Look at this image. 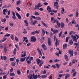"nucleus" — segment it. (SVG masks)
<instances>
[{"mask_svg":"<svg viewBox=\"0 0 79 79\" xmlns=\"http://www.w3.org/2000/svg\"><path fill=\"white\" fill-rule=\"evenodd\" d=\"M69 38V37H67L66 38V40H65V42H68V40Z\"/></svg>","mask_w":79,"mask_h":79,"instance_id":"obj_49","label":"nucleus"},{"mask_svg":"<svg viewBox=\"0 0 79 79\" xmlns=\"http://www.w3.org/2000/svg\"><path fill=\"white\" fill-rule=\"evenodd\" d=\"M17 5H19V3H20V1H18L16 2Z\"/></svg>","mask_w":79,"mask_h":79,"instance_id":"obj_51","label":"nucleus"},{"mask_svg":"<svg viewBox=\"0 0 79 79\" xmlns=\"http://www.w3.org/2000/svg\"><path fill=\"white\" fill-rule=\"evenodd\" d=\"M51 22L53 24L55 23H56V21H57V20L56 19H54V18L53 17H51Z\"/></svg>","mask_w":79,"mask_h":79,"instance_id":"obj_6","label":"nucleus"},{"mask_svg":"<svg viewBox=\"0 0 79 79\" xmlns=\"http://www.w3.org/2000/svg\"><path fill=\"white\" fill-rule=\"evenodd\" d=\"M16 9L18 11H21V9H20L19 7H17Z\"/></svg>","mask_w":79,"mask_h":79,"instance_id":"obj_52","label":"nucleus"},{"mask_svg":"<svg viewBox=\"0 0 79 79\" xmlns=\"http://www.w3.org/2000/svg\"><path fill=\"white\" fill-rule=\"evenodd\" d=\"M24 22L26 23V26H28V22L27 20H24Z\"/></svg>","mask_w":79,"mask_h":79,"instance_id":"obj_28","label":"nucleus"},{"mask_svg":"<svg viewBox=\"0 0 79 79\" xmlns=\"http://www.w3.org/2000/svg\"><path fill=\"white\" fill-rule=\"evenodd\" d=\"M11 35L10 34H6L5 35V37H9V36H10V35Z\"/></svg>","mask_w":79,"mask_h":79,"instance_id":"obj_46","label":"nucleus"},{"mask_svg":"<svg viewBox=\"0 0 79 79\" xmlns=\"http://www.w3.org/2000/svg\"><path fill=\"white\" fill-rule=\"evenodd\" d=\"M37 77H38L39 78H40V77H41V76L40 75V74H39V73L38 74V75H37Z\"/></svg>","mask_w":79,"mask_h":79,"instance_id":"obj_60","label":"nucleus"},{"mask_svg":"<svg viewBox=\"0 0 79 79\" xmlns=\"http://www.w3.org/2000/svg\"><path fill=\"white\" fill-rule=\"evenodd\" d=\"M47 77V76L45 75H42L41 76V78L44 79V78H46Z\"/></svg>","mask_w":79,"mask_h":79,"instance_id":"obj_27","label":"nucleus"},{"mask_svg":"<svg viewBox=\"0 0 79 79\" xmlns=\"http://www.w3.org/2000/svg\"><path fill=\"white\" fill-rule=\"evenodd\" d=\"M37 6L38 7H41V6H42L40 4V3H39L38 4H37Z\"/></svg>","mask_w":79,"mask_h":79,"instance_id":"obj_45","label":"nucleus"},{"mask_svg":"<svg viewBox=\"0 0 79 79\" xmlns=\"http://www.w3.org/2000/svg\"><path fill=\"white\" fill-rule=\"evenodd\" d=\"M36 61L37 63V64H39V63H40V62H42V60H40V59L37 58L36 59Z\"/></svg>","mask_w":79,"mask_h":79,"instance_id":"obj_11","label":"nucleus"},{"mask_svg":"<svg viewBox=\"0 0 79 79\" xmlns=\"http://www.w3.org/2000/svg\"><path fill=\"white\" fill-rule=\"evenodd\" d=\"M16 61L17 62V64L18 65V63H19V59H17L16 60Z\"/></svg>","mask_w":79,"mask_h":79,"instance_id":"obj_62","label":"nucleus"},{"mask_svg":"<svg viewBox=\"0 0 79 79\" xmlns=\"http://www.w3.org/2000/svg\"><path fill=\"white\" fill-rule=\"evenodd\" d=\"M44 35H41V38L43 40H44V39H45V37H44Z\"/></svg>","mask_w":79,"mask_h":79,"instance_id":"obj_44","label":"nucleus"},{"mask_svg":"<svg viewBox=\"0 0 79 79\" xmlns=\"http://www.w3.org/2000/svg\"><path fill=\"white\" fill-rule=\"evenodd\" d=\"M3 60H6V56H3Z\"/></svg>","mask_w":79,"mask_h":79,"instance_id":"obj_58","label":"nucleus"},{"mask_svg":"<svg viewBox=\"0 0 79 79\" xmlns=\"http://www.w3.org/2000/svg\"><path fill=\"white\" fill-rule=\"evenodd\" d=\"M10 76L13 77L15 76V73H10Z\"/></svg>","mask_w":79,"mask_h":79,"instance_id":"obj_21","label":"nucleus"},{"mask_svg":"<svg viewBox=\"0 0 79 79\" xmlns=\"http://www.w3.org/2000/svg\"><path fill=\"white\" fill-rule=\"evenodd\" d=\"M11 65L12 66H14L16 65V64L14 62H11Z\"/></svg>","mask_w":79,"mask_h":79,"instance_id":"obj_34","label":"nucleus"},{"mask_svg":"<svg viewBox=\"0 0 79 79\" xmlns=\"http://www.w3.org/2000/svg\"><path fill=\"white\" fill-rule=\"evenodd\" d=\"M52 11L53 12V13H56L58 11V10H52Z\"/></svg>","mask_w":79,"mask_h":79,"instance_id":"obj_61","label":"nucleus"},{"mask_svg":"<svg viewBox=\"0 0 79 79\" xmlns=\"http://www.w3.org/2000/svg\"><path fill=\"white\" fill-rule=\"evenodd\" d=\"M79 16V12H78L77 11L76 13V17H78Z\"/></svg>","mask_w":79,"mask_h":79,"instance_id":"obj_41","label":"nucleus"},{"mask_svg":"<svg viewBox=\"0 0 79 79\" xmlns=\"http://www.w3.org/2000/svg\"><path fill=\"white\" fill-rule=\"evenodd\" d=\"M10 38L12 40H14V35H11L10 36Z\"/></svg>","mask_w":79,"mask_h":79,"instance_id":"obj_40","label":"nucleus"},{"mask_svg":"<svg viewBox=\"0 0 79 79\" xmlns=\"http://www.w3.org/2000/svg\"><path fill=\"white\" fill-rule=\"evenodd\" d=\"M31 17L32 18H33V19H37V20H41V18L39 17H36L34 15H31Z\"/></svg>","mask_w":79,"mask_h":79,"instance_id":"obj_5","label":"nucleus"},{"mask_svg":"<svg viewBox=\"0 0 79 79\" xmlns=\"http://www.w3.org/2000/svg\"><path fill=\"white\" fill-rule=\"evenodd\" d=\"M43 63H44V62H43V61H42V62H40V64L39 65V66H41L43 64Z\"/></svg>","mask_w":79,"mask_h":79,"instance_id":"obj_43","label":"nucleus"},{"mask_svg":"<svg viewBox=\"0 0 79 79\" xmlns=\"http://www.w3.org/2000/svg\"><path fill=\"white\" fill-rule=\"evenodd\" d=\"M7 10V9H5L3 10V15H6V14L5 13V12H6V13H8V10Z\"/></svg>","mask_w":79,"mask_h":79,"instance_id":"obj_10","label":"nucleus"},{"mask_svg":"<svg viewBox=\"0 0 79 79\" xmlns=\"http://www.w3.org/2000/svg\"><path fill=\"white\" fill-rule=\"evenodd\" d=\"M56 66L57 67V68H58H58H60V65H59L58 64H56Z\"/></svg>","mask_w":79,"mask_h":79,"instance_id":"obj_50","label":"nucleus"},{"mask_svg":"<svg viewBox=\"0 0 79 79\" xmlns=\"http://www.w3.org/2000/svg\"><path fill=\"white\" fill-rule=\"evenodd\" d=\"M67 44H64L63 46V48H64V49H65V48H66L67 47Z\"/></svg>","mask_w":79,"mask_h":79,"instance_id":"obj_30","label":"nucleus"},{"mask_svg":"<svg viewBox=\"0 0 79 79\" xmlns=\"http://www.w3.org/2000/svg\"><path fill=\"white\" fill-rule=\"evenodd\" d=\"M21 57H24V56H26V53H25L24 54H23L21 56Z\"/></svg>","mask_w":79,"mask_h":79,"instance_id":"obj_63","label":"nucleus"},{"mask_svg":"<svg viewBox=\"0 0 79 79\" xmlns=\"http://www.w3.org/2000/svg\"><path fill=\"white\" fill-rule=\"evenodd\" d=\"M76 27H78V30H79V25L78 24H77L75 26Z\"/></svg>","mask_w":79,"mask_h":79,"instance_id":"obj_56","label":"nucleus"},{"mask_svg":"<svg viewBox=\"0 0 79 79\" xmlns=\"http://www.w3.org/2000/svg\"><path fill=\"white\" fill-rule=\"evenodd\" d=\"M9 24L10 26H11V27H13V23H9Z\"/></svg>","mask_w":79,"mask_h":79,"instance_id":"obj_47","label":"nucleus"},{"mask_svg":"<svg viewBox=\"0 0 79 79\" xmlns=\"http://www.w3.org/2000/svg\"><path fill=\"white\" fill-rule=\"evenodd\" d=\"M16 53V48H15L13 51V54L14 55H15Z\"/></svg>","mask_w":79,"mask_h":79,"instance_id":"obj_29","label":"nucleus"},{"mask_svg":"<svg viewBox=\"0 0 79 79\" xmlns=\"http://www.w3.org/2000/svg\"><path fill=\"white\" fill-rule=\"evenodd\" d=\"M54 4L55 7L56 8L57 10H58V7H59L58 6V3L57 2H54Z\"/></svg>","mask_w":79,"mask_h":79,"instance_id":"obj_2","label":"nucleus"},{"mask_svg":"<svg viewBox=\"0 0 79 79\" xmlns=\"http://www.w3.org/2000/svg\"><path fill=\"white\" fill-rule=\"evenodd\" d=\"M30 21L31 22L30 23V24H32V22H33V19H32V18L31 17V18L30 19Z\"/></svg>","mask_w":79,"mask_h":79,"instance_id":"obj_32","label":"nucleus"},{"mask_svg":"<svg viewBox=\"0 0 79 79\" xmlns=\"http://www.w3.org/2000/svg\"><path fill=\"white\" fill-rule=\"evenodd\" d=\"M72 24H76V23L75 22V20H74V19H73L72 21Z\"/></svg>","mask_w":79,"mask_h":79,"instance_id":"obj_24","label":"nucleus"},{"mask_svg":"<svg viewBox=\"0 0 79 79\" xmlns=\"http://www.w3.org/2000/svg\"><path fill=\"white\" fill-rule=\"evenodd\" d=\"M71 37L73 39V41L75 42H77V38L76 36H74L73 35H71Z\"/></svg>","mask_w":79,"mask_h":79,"instance_id":"obj_1","label":"nucleus"},{"mask_svg":"<svg viewBox=\"0 0 79 79\" xmlns=\"http://www.w3.org/2000/svg\"><path fill=\"white\" fill-rule=\"evenodd\" d=\"M15 40L16 41V42H18V41H19V40H18V38L16 36H15Z\"/></svg>","mask_w":79,"mask_h":79,"instance_id":"obj_38","label":"nucleus"},{"mask_svg":"<svg viewBox=\"0 0 79 79\" xmlns=\"http://www.w3.org/2000/svg\"><path fill=\"white\" fill-rule=\"evenodd\" d=\"M23 30L24 31L23 32V34H27V31H26V29H25V28H24L23 29Z\"/></svg>","mask_w":79,"mask_h":79,"instance_id":"obj_36","label":"nucleus"},{"mask_svg":"<svg viewBox=\"0 0 79 79\" xmlns=\"http://www.w3.org/2000/svg\"><path fill=\"white\" fill-rule=\"evenodd\" d=\"M64 58L66 61H68V57L66 55H64Z\"/></svg>","mask_w":79,"mask_h":79,"instance_id":"obj_25","label":"nucleus"},{"mask_svg":"<svg viewBox=\"0 0 79 79\" xmlns=\"http://www.w3.org/2000/svg\"><path fill=\"white\" fill-rule=\"evenodd\" d=\"M42 33L43 35H45V30L44 29H42Z\"/></svg>","mask_w":79,"mask_h":79,"instance_id":"obj_39","label":"nucleus"},{"mask_svg":"<svg viewBox=\"0 0 79 79\" xmlns=\"http://www.w3.org/2000/svg\"><path fill=\"white\" fill-rule=\"evenodd\" d=\"M28 78L29 79H33V75L32 74H31L28 76Z\"/></svg>","mask_w":79,"mask_h":79,"instance_id":"obj_15","label":"nucleus"},{"mask_svg":"<svg viewBox=\"0 0 79 79\" xmlns=\"http://www.w3.org/2000/svg\"><path fill=\"white\" fill-rule=\"evenodd\" d=\"M26 57H25L24 58H21L20 59V61H25V60H26Z\"/></svg>","mask_w":79,"mask_h":79,"instance_id":"obj_20","label":"nucleus"},{"mask_svg":"<svg viewBox=\"0 0 79 79\" xmlns=\"http://www.w3.org/2000/svg\"><path fill=\"white\" fill-rule=\"evenodd\" d=\"M10 61H13L15 60V59H14V58H10Z\"/></svg>","mask_w":79,"mask_h":79,"instance_id":"obj_57","label":"nucleus"},{"mask_svg":"<svg viewBox=\"0 0 79 79\" xmlns=\"http://www.w3.org/2000/svg\"><path fill=\"white\" fill-rule=\"evenodd\" d=\"M58 32V31L57 30H54L53 32V34H56Z\"/></svg>","mask_w":79,"mask_h":79,"instance_id":"obj_23","label":"nucleus"},{"mask_svg":"<svg viewBox=\"0 0 79 79\" xmlns=\"http://www.w3.org/2000/svg\"><path fill=\"white\" fill-rule=\"evenodd\" d=\"M69 43L70 45H73V42L71 40L69 41Z\"/></svg>","mask_w":79,"mask_h":79,"instance_id":"obj_37","label":"nucleus"},{"mask_svg":"<svg viewBox=\"0 0 79 79\" xmlns=\"http://www.w3.org/2000/svg\"><path fill=\"white\" fill-rule=\"evenodd\" d=\"M13 16H12V18L14 19V20H15L16 19V16H15V14L14 12H12Z\"/></svg>","mask_w":79,"mask_h":79,"instance_id":"obj_12","label":"nucleus"},{"mask_svg":"<svg viewBox=\"0 0 79 79\" xmlns=\"http://www.w3.org/2000/svg\"><path fill=\"white\" fill-rule=\"evenodd\" d=\"M1 21L2 22V23H5L6 21V19L5 18L3 19H1Z\"/></svg>","mask_w":79,"mask_h":79,"instance_id":"obj_18","label":"nucleus"},{"mask_svg":"<svg viewBox=\"0 0 79 79\" xmlns=\"http://www.w3.org/2000/svg\"><path fill=\"white\" fill-rule=\"evenodd\" d=\"M17 73L19 75H20L21 74V71H20V70H17Z\"/></svg>","mask_w":79,"mask_h":79,"instance_id":"obj_33","label":"nucleus"},{"mask_svg":"<svg viewBox=\"0 0 79 79\" xmlns=\"http://www.w3.org/2000/svg\"><path fill=\"white\" fill-rule=\"evenodd\" d=\"M72 34H75V32H73V31H71L69 33V35H71Z\"/></svg>","mask_w":79,"mask_h":79,"instance_id":"obj_42","label":"nucleus"},{"mask_svg":"<svg viewBox=\"0 0 79 79\" xmlns=\"http://www.w3.org/2000/svg\"><path fill=\"white\" fill-rule=\"evenodd\" d=\"M64 24L63 23H61V28H62V29H63V27H64Z\"/></svg>","mask_w":79,"mask_h":79,"instance_id":"obj_31","label":"nucleus"},{"mask_svg":"<svg viewBox=\"0 0 79 79\" xmlns=\"http://www.w3.org/2000/svg\"><path fill=\"white\" fill-rule=\"evenodd\" d=\"M5 45H6L4 44V45L3 47L4 48V52H5V53H6V52H7V50H8V49L7 48L5 47Z\"/></svg>","mask_w":79,"mask_h":79,"instance_id":"obj_19","label":"nucleus"},{"mask_svg":"<svg viewBox=\"0 0 79 79\" xmlns=\"http://www.w3.org/2000/svg\"><path fill=\"white\" fill-rule=\"evenodd\" d=\"M37 23V20H35L32 23V24L34 26V25H35V24H36V23Z\"/></svg>","mask_w":79,"mask_h":79,"instance_id":"obj_26","label":"nucleus"},{"mask_svg":"<svg viewBox=\"0 0 79 79\" xmlns=\"http://www.w3.org/2000/svg\"><path fill=\"white\" fill-rule=\"evenodd\" d=\"M60 43V40L58 41V38L56 39V41L55 42V45L56 47H57V45H59V44Z\"/></svg>","mask_w":79,"mask_h":79,"instance_id":"obj_7","label":"nucleus"},{"mask_svg":"<svg viewBox=\"0 0 79 79\" xmlns=\"http://www.w3.org/2000/svg\"><path fill=\"white\" fill-rule=\"evenodd\" d=\"M16 14L17 17H18L19 19H21V16H20V15H19V14L17 12H16Z\"/></svg>","mask_w":79,"mask_h":79,"instance_id":"obj_14","label":"nucleus"},{"mask_svg":"<svg viewBox=\"0 0 79 79\" xmlns=\"http://www.w3.org/2000/svg\"><path fill=\"white\" fill-rule=\"evenodd\" d=\"M72 71L71 72V73L72 74V73H73V72L74 73V72H76V71H75V69H72Z\"/></svg>","mask_w":79,"mask_h":79,"instance_id":"obj_55","label":"nucleus"},{"mask_svg":"<svg viewBox=\"0 0 79 79\" xmlns=\"http://www.w3.org/2000/svg\"><path fill=\"white\" fill-rule=\"evenodd\" d=\"M77 74V72H74L73 73V77H74L76 75V74Z\"/></svg>","mask_w":79,"mask_h":79,"instance_id":"obj_35","label":"nucleus"},{"mask_svg":"<svg viewBox=\"0 0 79 79\" xmlns=\"http://www.w3.org/2000/svg\"><path fill=\"white\" fill-rule=\"evenodd\" d=\"M47 10H48V13L52 12V11L51 10V8H50V7L49 6H47Z\"/></svg>","mask_w":79,"mask_h":79,"instance_id":"obj_8","label":"nucleus"},{"mask_svg":"<svg viewBox=\"0 0 79 79\" xmlns=\"http://www.w3.org/2000/svg\"><path fill=\"white\" fill-rule=\"evenodd\" d=\"M37 50L38 51V53L40 54V56H42V52H41V51H40V49H39V48H37Z\"/></svg>","mask_w":79,"mask_h":79,"instance_id":"obj_16","label":"nucleus"},{"mask_svg":"<svg viewBox=\"0 0 79 79\" xmlns=\"http://www.w3.org/2000/svg\"><path fill=\"white\" fill-rule=\"evenodd\" d=\"M42 48L44 49V50H47V47L45 45V44H43L42 45Z\"/></svg>","mask_w":79,"mask_h":79,"instance_id":"obj_13","label":"nucleus"},{"mask_svg":"<svg viewBox=\"0 0 79 79\" xmlns=\"http://www.w3.org/2000/svg\"><path fill=\"white\" fill-rule=\"evenodd\" d=\"M35 15H39V13L38 12H37V11H35Z\"/></svg>","mask_w":79,"mask_h":79,"instance_id":"obj_53","label":"nucleus"},{"mask_svg":"<svg viewBox=\"0 0 79 79\" xmlns=\"http://www.w3.org/2000/svg\"><path fill=\"white\" fill-rule=\"evenodd\" d=\"M69 53L70 54V56H73V51H72L71 49H70L69 50Z\"/></svg>","mask_w":79,"mask_h":79,"instance_id":"obj_9","label":"nucleus"},{"mask_svg":"<svg viewBox=\"0 0 79 79\" xmlns=\"http://www.w3.org/2000/svg\"><path fill=\"white\" fill-rule=\"evenodd\" d=\"M31 63V60H28L27 61V63L28 64H29Z\"/></svg>","mask_w":79,"mask_h":79,"instance_id":"obj_54","label":"nucleus"},{"mask_svg":"<svg viewBox=\"0 0 79 79\" xmlns=\"http://www.w3.org/2000/svg\"><path fill=\"white\" fill-rule=\"evenodd\" d=\"M56 23H57V26L59 27H60L61 26V23H59V22L58 21L56 22Z\"/></svg>","mask_w":79,"mask_h":79,"instance_id":"obj_22","label":"nucleus"},{"mask_svg":"<svg viewBox=\"0 0 79 79\" xmlns=\"http://www.w3.org/2000/svg\"><path fill=\"white\" fill-rule=\"evenodd\" d=\"M62 31H61L60 32V33L59 34V37H61V36L62 35Z\"/></svg>","mask_w":79,"mask_h":79,"instance_id":"obj_48","label":"nucleus"},{"mask_svg":"<svg viewBox=\"0 0 79 79\" xmlns=\"http://www.w3.org/2000/svg\"><path fill=\"white\" fill-rule=\"evenodd\" d=\"M31 42H35V41H36V38H35V36H31Z\"/></svg>","mask_w":79,"mask_h":79,"instance_id":"obj_3","label":"nucleus"},{"mask_svg":"<svg viewBox=\"0 0 79 79\" xmlns=\"http://www.w3.org/2000/svg\"><path fill=\"white\" fill-rule=\"evenodd\" d=\"M39 8V7L37 5H36L35 6V8L34 9V10H35V9H37L38 8Z\"/></svg>","mask_w":79,"mask_h":79,"instance_id":"obj_59","label":"nucleus"},{"mask_svg":"<svg viewBox=\"0 0 79 79\" xmlns=\"http://www.w3.org/2000/svg\"><path fill=\"white\" fill-rule=\"evenodd\" d=\"M6 75H4L3 77V79H6Z\"/></svg>","mask_w":79,"mask_h":79,"instance_id":"obj_64","label":"nucleus"},{"mask_svg":"<svg viewBox=\"0 0 79 79\" xmlns=\"http://www.w3.org/2000/svg\"><path fill=\"white\" fill-rule=\"evenodd\" d=\"M41 23L43 25V26H45V27H48L47 25L45 24V23L44 22H43V21H42Z\"/></svg>","mask_w":79,"mask_h":79,"instance_id":"obj_17","label":"nucleus"},{"mask_svg":"<svg viewBox=\"0 0 79 79\" xmlns=\"http://www.w3.org/2000/svg\"><path fill=\"white\" fill-rule=\"evenodd\" d=\"M48 44L49 46H51L52 45V40L49 38L48 39Z\"/></svg>","mask_w":79,"mask_h":79,"instance_id":"obj_4","label":"nucleus"}]
</instances>
